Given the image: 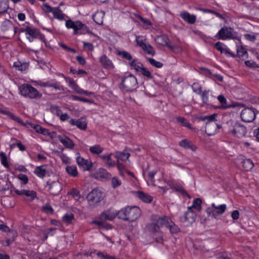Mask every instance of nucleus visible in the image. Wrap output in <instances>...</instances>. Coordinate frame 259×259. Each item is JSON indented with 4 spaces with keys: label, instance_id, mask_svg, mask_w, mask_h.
<instances>
[{
    "label": "nucleus",
    "instance_id": "nucleus-1",
    "mask_svg": "<svg viewBox=\"0 0 259 259\" xmlns=\"http://www.w3.org/2000/svg\"><path fill=\"white\" fill-rule=\"evenodd\" d=\"M141 210L137 206H127L118 210V219L133 222L140 218Z\"/></svg>",
    "mask_w": 259,
    "mask_h": 259
},
{
    "label": "nucleus",
    "instance_id": "nucleus-2",
    "mask_svg": "<svg viewBox=\"0 0 259 259\" xmlns=\"http://www.w3.org/2000/svg\"><path fill=\"white\" fill-rule=\"evenodd\" d=\"M217 116V114H213L210 115L202 116L199 118L200 120L206 121L205 133L208 136L214 135L219 128L218 124L215 122Z\"/></svg>",
    "mask_w": 259,
    "mask_h": 259
},
{
    "label": "nucleus",
    "instance_id": "nucleus-3",
    "mask_svg": "<svg viewBox=\"0 0 259 259\" xmlns=\"http://www.w3.org/2000/svg\"><path fill=\"white\" fill-rule=\"evenodd\" d=\"M65 26L68 29H73L74 35L89 33L95 35L87 25L79 21H73L70 19L66 20Z\"/></svg>",
    "mask_w": 259,
    "mask_h": 259
},
{
    "label": "nucleus",
    "instance_id": "nucleus-4",
    "mask_svg": "<svg viewBox=\"0 0 259 259\" xmlns=\"http://www.w3.org/2000/svg\"><path fill=\"white\" fill-rule=\"evenodd\" d=\"M19 90L21 95L30 99H39L42 97V94L29 84L21 85Z\"/></svg>",
    "mask_w": 259,
    "mask_h": 259
},
{
    "label": "nucleus",
    "instance_id": "nucleus-5",
    "mask_svg": "<svg viewBox=\"0 0 259 259\" xmlns=\"http://www.w3.org/2000/svg\"><path fill=\"white\" fill-rule=\"evenodd\" d=\"M138 84L136 77L132 74L122 77L120 83L121 89L126 92H133L138 88Z\"/></svg>",
    "mask_w": 259,
    "mask_h": 259
},
{
    "label": "nucleus",
    "instance_id": "nucleus-6",
    "mask_svg": "<svg viewBox=\"0 0 259 259\" xmlns=\"http://www.w3.org/2000/svg\"><path fill=\"white\" fill-rule=\"evenodd\" d=\"M215 37L221 40L235 39L240 40V37L235 36V32L234 31L233 29L228 26H224L221 28L215 35Z\"/></svg>",
    "mask_w": 259,
    "mask_h": 259
},
{
    "label": "nucleus",
    "instance_id": "nucleus-7",
    "mask_svg": "<svg viewBox=\"0 0 259 259\" xmlns=\"http://www.w3.org/2000/svg\"><path fill=\"white\" fill-rule=\"evenodd\" d=\"M229 131L234 136L240 138L246 134V129L244 125L236 121H231Z\"/></svg>",
    "mask_w": 259,
    "mask_h": 259
},
{
    "label": "nucleus",
    "instance_id": "nucleus-8",
    "mask_svg": "<svg viewBox=\"0 0 259 259\" xmlns=\"http://www.w3.org/2000/svg\"><path fill=\"white\" fill-rule=\"evenodd\" d=\"M103 193L98 189H93L87 196L90 205H95L99 203L104 198Z\"/></svg>",
    "mask_w": 259,
    "mask_h": 259
},
{
    "label": "nucleus",
    "instance_id": "nucleus-9",
    "mask_svg": "<svg viewBox=\"0 0 259 259\" xmlns=\"http://www.w3.org/2000/svg\"><path fill=\"white\" fill-rule=\"evenodd\" d=\"M147 228L149 232L155 238L156 242H160L163 239V233L155 222L152 221L151 223L147 225Z\"/></svg>",
    "mask_w": 259,
    "mask_h": 259
},
{
    "label": "nucleus",
    "instance_id": "nucleus-10",
    "mask_svg": "<svg viewBox=\"0 0 259 259\" xmlns=\"http://www.w3.org/2000/svg\"><path fill=\"white\" fill-rule=\"evenodd\" d=\"M256 112V110L255 108H245L242 110L240 117L242 121L246 122H251L255 118Z\"/></svg>",
    "mask_w": 259,
    "mask_h": 259
},
{
    "label": "nucleus",
    "instance_id": "nucleus-11",
    "mask_svg": "<svg viewBox=\"0 0 259 259\" xmlns=\"http://www.w3.org/2000/svg\"><path fill=\"white\" fill-rule=\"evenodd\" d=\"M20 32H25L26 37L30 42H32L33 40L37 38L40 34L39 30L31 26H26L25 27L20 29Z\"/></svg>",
    "mask_w": 259,
    "mask_h": 259
},
{
    "label": "nucleus",
    "instance_id": "nucleus-12",
    "mask_svg": "<svg viewBox=\"0 0 259 259\" xmlns=\"http://www.w3.org/2000/svg\"><path fill=\"white\" fill-rule=\"evenodd\" d=\"M197 212L191 207H188L184 215L181 217L182 222H187L188 224H192L195 221Z\"/></svg>",
    "mask_w": 259,
    "mask_h": 259
},
{
    "label": "nucleus",
    "instance_id": "nucleus-13",
    "mask_svg": "<svg viewBox=\"0 0 259 259\" xmlns=\"http://www.w3.org/2000/svg\"><path fill=\"white\" fill-rule=\"evenodd\" d=\"M14 192L18 195L25 196L29 201H32L36 197V193L33 190L14 189Z\"/></svg>",
    "mask_w": 259,
    "mask_h": 259
},
{
    "label": "nucleus",
    "instance_id": "nucleus-14",
    "mask_svg": "<svg viewBox=\"0 0 259 259\" xmlns=\"http://www.w3.org/2000/svg\"><path fill=\"white\" fill-rule=\"evenodd\" d=\"M76 161L78 165L82 168L84 171H90L93 166V163L90 160L84 159L78 156L76 158Z\"/></svg>",
    "mask_w": 259,
    "mask_h": 259
},
{
    "label": "nucleus",
    "instance_id": "nucleus-15",
    "mask_svg": "<svg viewBox=\"0 0 259 259\" xmlns=\"http://www.w3.org/2000/svg\"><path fill=\"white\" fill-rule=\"evenodd\" d=\"M237 160L241 164L243 169L246 171L250 170L254 167V163L250 159L246 158L244 156L240 155Z\"/></svg>",
    "mask_w": 259,
    "mask_h": 259
},
{
    "label": "nucleus",
    "instance_id": "nucleus-16",
    "mask_svg": "<svg viewBox=\"0 0 259 259\" xmlns=\"http://www.w3.org/2000/svg\"><path fill=\"white\" fill-rule=\"evenodd\" d=\"M116 216L118 218V211L110 208L103 212L100 215L99 219L104 221H112Z\"/></svg>",
    "mask_w": 259,
    "mask_h": 259
},
{
    "label": "nucleus",
    "instance_id": "nucleus-17",
    "mask_svg": "<svg viewBox=\"0 0 259 259\" xmlns=\"http://www.w3.org/2000/svg\"><path fill=\"white\" fill-rule=\"evenodd\" d=\"M112 154H106L98 156L99 158L103 162L104 165L108 168H111L115 166L116 162L111 159Z\"/></svg>",
    "mask_w": 259,
    "mask_h": 259
},
{
    "label": "nucleus",
    "instance_id": "nucleus-18",
    "mask_svg": "<svg viewBox=\"0 0 259 259\" xmlns=\"http://www.w3.org/2000/svg\"><path fill=\"white\" fill-rule=\"evenodd\" d=\"M171 219L166 216H162L159 217L158 215H153L152 217V221H154L157 223V225L160 228H162L163 227H167V225H168L169 220Z\"/></svg>",
    "mask_w": 259,
    "mask_h": 259
},
{
    "label": "nucleus",
    "instance_id": "nucleus-19",
    "mask_svg": "<svg viewBox=\"0 0 259 259\" xmlns=\"http://www.w3.org/2000/svg\"><path fill=\"white\" fill-rule=\"evenodd\" d=\"M69 123L72 126H76L80 130H85L87 127V123L83 118H79L77 120L72 118L69 120Z\"/></svg>",
    "mask_w": 259,
    "mask_h": 259
},
{
    "label": "nucleus",
    "instance_id": "nucleus-20",
    "mask_svg": "<svg viewBox=\"0 0 259 259\" xmlns=\"http://www.w3.org/2000/svg\"><path fill=\"white\" fill-rule=\"evenodd\" d=\"M58 140L66 148L69 149H73L74 148L75 145L74 142L68 137L59 136H58Z\"/></svg>",
    "mask_w": 259,
    "mask_h": 259
},
{
    "label": "nucleus",
    "instance_id": "nucleus-21",
    "mask_svg": "<svg viewBox=\"0 0 259 259\" xmlns=\"http://www.w3.org/2000/svg\"><path fill=\"white\" fill-rule=\"evenodd\" d=\"M181 17L187 23L193 24L196 21V16L193 14H190L186 11H183L180 13Z\"/></svg>",
    "mask_w": 259,
    "mask_h": 259
},
{
    "label": "nucleus",
    "instance_id": "nucleus-22",
    "mask_svg": "<svg viewBox=\"0 0 259 259\" xmlns=\"http://www.w3.org/2000/svg\"><path fill=\"white\" fill-rule=\"evenodd\" d=\"M135 193L136 196L144 202L150 203L153 200V197L148 193L141 191H136Z\"/></svg>",
    "mask_w": 259,
    "mask_h": 259
},
{
    "label": "nucleus",
    "instance_id": "nucleus-23",
    "mask_svg": "<svg viewBox=\"0 0 259 259\" xmlns=\"http://www.w3.org/2000/svg\"><path fill=\"white\" fill-rule=\"evenodd\" d=\"M99 61L103 68L106 69H112L114 68L112 61L106 56H102Z\"/></svg>",
    "mask_w": 259,
    "mask_h": 259
},
{
    "label": "nucleus",
    "instance_id": "nucleus-24",
    "mask_svg": "<svg viewBox=\"0 0 259 259\" xmlns=\"http://www.w3.org/2000/svg\"><path fill=\"white\" fill-rule=\"evenodd\" d=\"M49 190L53 195H57L61 190V185L58 181H54L48 184Z\"/></svg>",
    "mask_w": 259,
    "mask_h": 259
},
{
    "label": "nucleus",
    "instance_id": "nucleus-25",
    "mask_svg": "<svg viewBox=\"0 0 259 259\" xmlns=\"http://www.w3.org/2000/svg\"><path fill=\"white\" fill-rule=\"evenodd\" d=\"M52 14L54 15V18L60 21L65 20V17H67L59 7H54V11Z\"/></svg>",
    "mask_w": 259,
    "mask_h": 259
},
{
    "label": "nucleus",
    "instance_id": "nucleus-26",
    "mask_svg": "<svg viewBox=\"0 0 259 259\" xmlns=\"http://www.w3.org/2000/svg\"><path fill=\"white\" fill-rule=\"evenodd\" d=\"M179 145L185 149H190L193 151H195L196 149V147L192 144L190 141L186 139L180 141Z\"/></svg>",
    "mask_w": 259,
    "mask_h": 259
},
{
    "label": "nucleus",
    "instance_id": "nucleus-27",
    "mask_svg": "<svg viewBox=\"0 0 259 259\" xmlns=\"http://www.w3.org/2000/svg\"><path fill=\"white\" fill-rule=\"evenodd\" d=\"M214 47L221 53H224L225 54H229L230 55H232V54L229 52V51L227 48L226 46L220 41L216 42L214 45Z\"/></svg>",
    "mask_w": 259,
    "mask_h": 259
},
{
    "label": "nucleus",
    "instance_id": "nucleus-28",
    "mask_svg": "<svg viewBox=\"0 0 259 259\" xmlns=\"http://www.w3.org/2000/svg\"><path fill=\"white\" fill-rule=\"evenodd\" d=\"M45 165L37 166L35 167L34 173L39 178H43L47 175V170L44 168Z\"/></svg>",
    "mask_w": 259,
    "mask_h": 259
},
{
    "label": "nucleus",
    "instance_id": "nucleus-29",
    "mask_svg": "<svg viewBox=\"0 0 259 259\" xmlns=\"http://www.w3.org/2000/svg\"><path fill=\"white\" fill-rule=\"evenodd\" d=\"M67 173L72 177H76L78 175L77 167L75 165H68L66 167Z\"/></svg>",
    "mask_w": 259,
    "mask_h": 259
},
{
    "label": "nucleus",
    "instance_id": "nucleus-30",
    "mask_svg": "<svg viewBox=\"0 0 259 259\" xmlns=\"http://www.w3.org/2000/svg\"><path fill=\"white\" fill-rule=\"evenodd\" d=\"M104 148L100 145L96 144L89 148L90 152L93 155H100V154L103 151Z\"/></svg>",
    "mask_w": 259,
    "mask_h": 259
},
{
    "label": "nucleus",
    "instance_id": "nucleus-31",
    "mask_svg": "<svg viewBox=\"0 0 259 259\" xmlns=\"http://www.w3.org/2000/svg\"><path fill=\"white\" fill-rule=\"evenodd\" d=\"M170 233L171 234H176L180 231V229L179 226L175 224V223L169 220L167 227Z\"/></svg>",
    "mask_w": 259,
    "mask_h": 259
},
{
    "label": "nucleus",
    "instance_id": "nucleus-32",
    "mask_svg": "<svg viewBox=\"0 0 259 259\" xmlns=\"http://www.w3.org/2000/svg\"><path fill=\"white\" fill-rule=\"evenodd\" d=\"M177 122H180L182 126L186 127L190 130L195 131V128H193L191 124L184 117L179 116L176 117Z\"/></svg>",
    "mask_w": 259,
    "mask_h": 259
},
{
    "label": "nucleus",
    "instance_id": "nucleus-33",
    "mask_svg": "<svg viewBox=\"0 0 259 259\" xmlns=\"http://www.w3.org/2000/svg\"><path fill=\"white\" fill-rule=\"evenodd\" d=\"M147 38L145 36L143 35H136L135 41L137 43V45L142 49L143 47H145L146 44Z\"/></svg>",
    "mask_w": 259,
    "mask_h": 259
},
{
    "label": "nucleus",
    "instance_id": "nucleus-34",
    "mask_svg": "<svg viewBox=\"0 0 259 259\" xmlns=\"http://www.w3.org/2000/svg\"><path fill=\"white\" fill-rule=\"evenodd\" d=\"M201 200L200 198H196L193 201L192 205L188 207H191V209L194 210L196 212H198L201 209Z\"/></svg>",
    "mask_w": 259,
    "mask_h": 259
},
{
    "label": "nucleus",
    "instance_id": "nucleus-35",
    "mask_svg": "<svg viewBox=\"0 0 259 259\" xmlns=\"http://www.w3.org/2000/svg\"><path fill=\"white\" fill-rule=\"evenodd\" d=\"M104 16V13L103 12H97L93 16V19L94 21L98 25H102L103 22Z\"/></svg>",
    "mask_w": 259,
    "mask_h": 259
},
{
    "label": "nucleus",
    "instance_id": "nucleus-36",
    "mask_svg": "<svg viewBox=\"0 0 259 259\" xmlns=\"http://www.w3.org/2000/svg\"><path fill=\"white\" fill-rule=\"evenodd\" d=\"M198 10H199L203 13H210L211 14H213L215 15L217 17L219 18L220 19L222 20H224L225 18L223 16V15L221 14L214 11L211 9H204V8H198L196 9Z\"/></svg>",
    "mask_w": 259,
    "mask_h": 259
},
{
    "label": "nucleus",
    "instance_id": "nucleus-37",
    "mask_svg": "<svg viewBox=\"0 0 259 259\" xmlns=\"http://www.w3.org/2000/svg\"><path fill=\"white\" fill-rule=\"evenodd\" d=\"M211 206L214 209V212L219 214H223L226 209V205L225 204L217 206L214 203H212Z\"/></svg>",
    "mask_w": 259,
    "mask_h": 259
},
{
    "label": "nucleus",
    "instance_id": "nucleus-38",
    "mask_svg": "<svg viewBox=\"0 0 259 259\" xmlns=\"http://www.w3.org/2000/svg\"><path fill=\"white\" fill-rule=\"evenodd\" d=\"M72 89L75 93L80 95H85L89 96L94 94L93 92H88L80 88L77 84L73 87Z\"/></svg>",
    "mask_w": 259,
    "mask_h": 259
},
{
    "label": "nucleus",
    "instance_id": "nucleus-39",
    "mask_svg": "<svg viewBox=\"0 0 259 259\" xmlns=\"http://www.w3.org/2000/svg\"><path fill=\"white\" fill-rule=\"evenodd\" d=\"M62 220L63 222L68 226L71 224L72 221L74 220V215L72 213H66L63 215Z\"/></svg>",
    "mask_w": 259,
    "mask_h": 259
},
{
    "label": "nucleus",
    "instance_id": "nucleus-40",
    "mask_svg": "<svg viewBox=\"0 0 259 259\" xmlns=\"http://www.w3.org/2000/svg\"><path fill=\"white\" fill-rule=\"evenodd\" d=\"M130 154L129 153H124L121 152H116L114 154V157L118 160L122 161L126 160L130 157Z\"/></svg>",
    "mask_w": 259,
    "mask_h": 259
},
{
    "label": "nucleus",
    "instance_id": "nucleus-41",
    "mask_svg": "<svg viewBox=\"0 0 259 259\" xmlns=\"http://www.w3.org/2000/svg\"><path fill=\"white\" fill-rule=\"evenodd\" d=\"M130 65L138 72L140 71L143 67V65L141 63L137 62L135 60H132L130 63Z\"/></svg>",
    "mask_w": 259,
    "mask_h": 259
},
{
    "label": "nucleus",
    "instance_id": "nucleus-42",
    "mask_svg": "<svg viewBox=\"0 0 259 259\" xmlns=\"http://www.w3.org/2000/svg\"><path fill=\"white\" fill-rule=\"evenodd\" d=\"M13 67L20 71H25L28 68V65L26 63H21L20 61L15 62Z\"/></svg>",
    "mask_w": 259,
    "mask_h": 259
},
{
    "label": "nucleus",
    "instance_id": "nucleus-43",
    "mask_svg": "<svg viewBox=\"0 0 259 259\" xmlns=\"http://www.w3.org/2000/svg\"><path fill=\"white\" fill-rule=\"evenodd\" d=\"M17 178L21 181L20 185L21 187H23L24 185L28 183L29 179L26 175L21 174L18 175Z\"/></svg>",
    "mask_w": 259,
    "mask_h": 259
},
{
    "label": "nucleus",
    "instance_id": "nucleus-44",
    "mask_svg": "<svg viewBox=\"0 0 259 259\" xmlns=\"http://www.w3.org/2000/svg\"><path fill=\"white\" fill-rule=\"evenodd\" d=\"M111 183L112 187L113 189H116L121 185L122 182L118 177H114L111 180Z\"/></svg>",
    "mask_w": 259,
    "mask_h": 259
},
{
    "label": "nucleus",
    "instance_id": "nucleus-45",
    "mask_svg": "<svg viewBox=\"0 0 259 259\" xmlns=\"http://www.w3.org/2000/svg\"><path fill=\"white\" fill-rule=\"evenodd\" d=\"M209 90H204L203 92H201L200 94L202 102L204 104H209Z\"/></svg>",
    "mask_w": 259,
    "mask_h": 259
},
{
    "label": "nucleus",
    "instance_id": "nucleus-46",
    "mask_svg": "<svg viewBox=\"0 0 259 259\" xmlns=\"http://www.w3.org/2000/svg\"><path fill=\"white\" fill-rule=\"evenodd\" d=\"M9 5L7 2L0 1V14H5L7 12Z\"/></svg>",
    "mask_w": 259,
    "mask_h": 259
},
{
    "label": "nucleus",
    "instance_id": "nucleus-47",
    "mask_svg": "<svg viewBox=\"0 0 259 259\" xmlns=\"http://www.w3.org/2000/svg\"><path fill=\"white\" fill-rule=\"evenodd\" d=\"M143 50L147 54L154 56L155 51L154 48L149 44H146L145 47L142 48Z\"/></svg>",
    "mask_w": 259,
    "mask_h": 259
},
{
    "label": "nucleus",
    "instance_id": "nucleus-48",
    "mask_svg": "<svg viewBox=\"0 0 259 259\" xmlns=\"http://www.w3.org/2000/svg\"><path fill=\"white\" fill-rule=\"evenodd\" d=\"M118 55L125 60L128 61H132V56L130 53L124 51H119L118 53Z\"/></svg>",
    "mask_w": 259,
    "mask_h": 259
},
{
    "label": "nucleus",
    "instance_id": "nucleus-49",
    "mask_svg": "<svg viewBox=\"0 0 259 259\" xmlns=\"http://www.w3.org/2000/svg\"><path fill=\"white\" fill-rule=\"evenodd\" d=\"M149 63L153 67L157 68H160L163 66V64L155 60V59L151 58H147Z\"/></svg>",
    "mask_w": 259,
    "mask_h": 259
},
{
    "label": "nucleus",
    "instance_id": "nucleus-50",
    "mask_svg": "<svg viewBox=\"0 0 259 259\" xmlns=\"http://www.w3.org/2000/svg\"><path fill=\"white\" fill-rule=\"evenodd\" d=\"M68 193L71 195L76 200H79L80 198L79 191L76 188H72Z\"/></svg>",
    "mask_w": 259,
    "mask_h": 259
},
{
    "label": "nucleus",
    "instance_id": "nucleus-51",
    "mask_svg": "<svg viewBox=\"0 0 259 259\" xmlns=\"http://www.w3.org/2000/svg\"><path fill=\"white\" fill-rule=\"evenodd\" d=\"M34 130L38 133H40L44 135H47L48 134V130L45 128L41 127L40 125L37 124L34 125Z\"/></svg>",
    "mask_w": 259,
    "mask_h": 259
},
{
    "label": "nucleus",
    "instance_id": "nucleus-52",
    "mask_svg": "<svg viewBox=\"0 0 259 259\" xmlns=\"http://www.w3.org/2000/svg\"><path fill=\"white\" fill-rule=\"evenodd\" d=\"M70 98L73 101H79L90 103H92L93 102V101L92 100H89L88 99L80 97L78 96H76L75 95H71L70 97Z\"/></svg>",
    "mask_w": 259,
    "mask_h": 259
},
{
    "label": "nucleus",
    "instance_id": "nucleus-53",
    "mask_svg": "<svg viewBox=\"0 0 259 259\" xmlns=\"http://www.w3.org/2000/svg\"><path fill=\"white\" fill-rule=\"evenodd\" d=\"M169 185L170 186L171 188L175 189L176 191H178L182 193L183 195H186L187 192L183 188V187L181 185H177L174 186L173 183L171 184H169Z\"/></svg>",
    "mask_w": 259,
    "mask_h": 259
},
{
    "label": "nucleus",
    "instance_id": "nucleus-54",
    "mask_svg": "<svg viewBox=\"0 0 259 259\" xmlns=\"http://www.w3.org/2000/svg\"><path fill=\"white\" fill-rule=\"evenodd\" d=\"M98 174L103 178H109L110 176V174L107 170L103 168H99Z\"/></svg>",
    "mask_w": 259,
    "mask_h": 259
},
{
    "label": "nucleus",
    "instance_id": "nucleus-55",
    "mask_svg": "<svg viewBox=\"0 0 259 259\" xmlns=\"http://www.w3.org/2000/svg\"><path fill=\"white\" fill-rule=\"evenodd\" d=\"M193 91L197 94H200L202 92L201 86L198 82H194L191 85Z\"/></svg>",
    "mask_w": 259,
    "mask_h": 259
},
{
    "label": "nucleus",
    "instance_id": "nucleus-56",
    "mask_svg": "<svg viewBox=\"0 0 259 259\" xmlns=\"http://www.w3.org/2000/svg\"><path fill=\"white\" fill-rule=\"evenodd\" d=\"M51 112L58 116L62 114V112L60 108L57 105H52L50 108Z\"/></svg>",
    "mask_w": 259,
    "mask_h": 259
},
{
    "label": "nucleus",
    "instance_id": "nucleus-57",
    "mask_svg": "<svg viewBox=\"0 0 259 259\" xmlns=\"http://www.w3.org/2000/svg\"><path fill=\"white\" fill-rule=\"evenodd\" d=\"M141 74H142L145 77H146L148 79H152L153 76L151 73V72L146 68L143 67L142 69L139 72Z\"/></svg>",
    "mask_w": 259,
    "mask_h": 259
},
{
    "label": "nucleus",
    "instance_id": "nucleus-58",
    "mask_svg": "<svg viewBox=\"0 0 259 259\" xmlns=\"http://www.w3.org/2000/svg\"><path fill=\"white\" fill-rule=\"evenodd\" d=\"M156 41L157 43L161 45H165L167 44V39L166 37L162 36H158L156 38Z\"/></svg>",
    "mask_w": 259,
    "mask_h": 259
},
{
    "label": "nucleus",
    "instance_id": "nucleus-59",
    "mask_svg": "<svg viewBox=\"0 0 259 259\" xmlns=\"http://www.w3.org/2000/svg\"><path fill=\"white\" fill-rule=\"evenodd\" d=\"M8 117H10L12 120L16 121L17 122H18L21 124H24L23 121L19 117L16 116L14 114H13V113H12L11 112H10Z\"/></svg>",
    "mask_w": 259,
    "mask_h": 259
},
{
    "label": "nucleus",
    "instance_id": "nucleus-60",
    "mask_svg": "<svg viewBox=\"0 0 259 259\" xmlns=\"http://www.w3.org/2000/svg\"><path fill=\"white\" fill-rule=\"evenodd\" d=\"M8 117H10L12 120L16 121L17 122H18L21 124H24L23 121L19 117L16 116L14 114H13V113H12L11 112H10Z\"/></svg>",
    "mask_w": 259,
    "mask_h": 259
},
{
    "label": "nucleus",
    "instance_id": "nucleus-61",
    "mask_svg": "<svg viewBox=\"0 0 259 259\" xmlns=\"http://www.w3.org/2000/svg\"><path fill=\"white\" fill-rule=\"evenodd\" d=\"M43 211L47 214H52L54 210L52 207L49 204H46L42 208Z\"/></svg>",
    "mask_w": 259,
    "mask_h": 259
},
{
    "label": "nucleus",
    "instance_id": "nucleus-62",
    "mask_svg": "<svg viewBox=\"0 0 259 259\" xmlns=\"http://www.w3.org/2000/svg\"><path fill=\"white\" fill-rule=\"evenodd\" d=\"M237 54L239 57H243L247 54V52L244 48L241 46L237 49Z\"/></svg>",
    "mask_w": 259,
    "mask_h": 259
},
{
    "label": "nucleus",
    "instance_id": "nucleus-63",
    "mask_svg": "<svg viewBox=\"0 0 259 259\" xmlns=\"http://www.w3.org/2000/svg\"><path fill=\"white\" fill-rule=\"evenodd\" d=\"M218 100L220 102V103L222 105V108L224 109H226L227 106H224L227 103V99L226 98L222 95H220L218 97Z\"/></svg>",
    "mask_w": 259,
    "mask_h": 259
},
{
    "label": "nucleus",
    "instance_id": "nucleus-64",
    "mask_svg": "<svg viewBox=\"0 0 259 259\" xmlns=\"http://www.w3.org/2000/svg\"><path fill=\"white\" fill-rule=\"evenodd\" d=\"M51 87L54 88L56 90L64 91V87L60 84L58 82L52 81Z\"/></svg>",
    "mask_w": 259,
    "mask_h": 259
}]
</instances>
